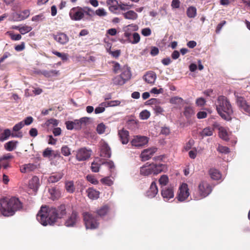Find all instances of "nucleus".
Instances as JSON below:
<instances>
[{
	"instance_id": "obj_1",
	"label": "nucleus",
	"mask_w": 250,
	"mask_h": 250,
	"mask_svg": "<svg viewBox=\"0 0 250 250\" xmlns=\"http://www.w3.org/2000/svg\"><path fill=\"white\" fill-rule=\"evenodd\" d=\"M66 208L61 205L57 208L42 207L37 215V220L43 226L53 225L58 219L62 218L66 214Z\"/></svg>"
},
{
	"instance_id": "obj_2",
	"label": "nucleus",
	"mask_w": 250,
	"mask_h": 250,
	"mask_svg": "<svg viewBox=\"0 0 250 250\" xmlns=\"http://www.w3.org/2000/svg\"><path fill=\"white\" fill-rule=\"evenodd\" d=\"M21 208V203L18 198L12 197L9 199L3 198L0 200V211L4 216L13 215L16 211Z\"/></svg>"
},
{
	"instance_id": "obj_3",
	"label": "nucleus",
	"mask_w": 250,
	"mask_h": 250,
	"mask_svg": "<svg viewBox=\"0 0 250 250\" xmlns=\"http://www.w3.org/2000/svg\"><path fill=\"white\" fill-rule=\"evenodd\" d=\"M216 107L218 114L225 120H229L233 113L229 102L223 96L218 97L216 103Z\"/></svg>"
},
{
	"instance_id": "obj_4",
	"label": "nucleus",
	"mask_w": 250,
	"mask_h": 250,
	"mask_svg": "<svg viewBox=\"0 0 250 250\" xmlns=\"http://www.w3.org/2000/svg\"><path fill=\"white\" fill-rule=\"evenodd\" d=\"M212 190V187L209 183L206 181H202L199 184L198 191L193 193V197L194 200H200L209 195Z\"/></svg>"
},
{
	"instance_id": "obj_5",
	"label": "nucleus",
	"mask_w": 250,
	"mask_h": 250,
	"mask_svg": "<svg viewBox=\"0 0 250 250\" xmlns=\"http://www.w3.org/2000/svg\"><path fill=\"white\" fill-rule=\"evenodd\" d=\"M83 217L86 229H93L98 227L99 223L97 219L91 213L84 212Z\"/></svg>"
},
{
	"instance_id": "obj_6",
	"label": "nucleus",
	"mask_w": 250,
	"mask_h": 250,
	"mask_svg": "<svg viewBox=\"0 0 250 250\" xmlns=\"http://www.w3.org/2000/svg\"><path fill=\"white\" fill-rule=\"evenodd\" d=\"M190 193L188 185L186 183H182L179 187L176 198L178 201H185L189 197Z\"/></svg>"
},
{
	"instance_id": "obj_7",
	"label": "nucleus",
	"mask_w": 250,
	"mask_h": 250,
	"mask_svg": "<svg viewBox=\"0 0 250 250\" xmlns=\"http://www.w3.org/2000/svg\"><path fill=\"white\" fill-rule=\"evenodd\" d=\"M92 153V150L85 147L80 148L76 151V159L79 162L84 161L88 159Z\"/></svg>"
},
{
	"instance_id": "obj_8",
	"label": "nucleus",
	"mask_w": 250,
	"mask_h": 250,
	"mask_svg": "<svg viewBox=\"0 0 250 250\" xmlns=\"http://www.w3.org/2000/svg\"><path fill=\"white\" fill-rule=\"evenodd\" d=\"M70 19L75 21H79L84 18L83 11L82 7L72 8L69 13Z\"/></svg>"
},
{
	"instance_id": "obj_9",
	"label": "nucleus",
	"mask_w": 250,
	"mask_h": 250,
	"mask_svg": "<svg viewBox=\"0 0 250 250\" xmlns=\"http://www.w3.org/2000/svg\"><path fill=\"white\" fill-rule=\"evenodd\" d=\"M236 98L237 105L240 109L250 115V102H247L244 98L239 96L237 94L234 93Z\"/></svg>"
},
{
	"instance_id": "obj_10",
	"label": "nucleus",
	"mask_w": 250,
	"mask_h": 250,
	"mask_svg": "<svg viewBox=\"0 0 250 250\" xmlns=\"http://www.w3.org/2000/svg\"><path fill=\"white\" fill-rule=\"evenodd\" d=\"M149 138L145 136L136 135L131 141L132 146L140 148L148 143Z\"/></svg>"
},
{
	"instance_id": "obj_11",
	"label": "nucleus",
	"mask_w": 250,
	"mask_h": 250,
	"mask_svg": "<svg viewBox=\"0 0 250 250\" xmlns=\"http://www.w3.org/2000/svg\"><path fill=\"white\" fill-rule=\"evenodd\" d=\"M79 220V217L77 212L73 211L66 219L64 225L67 227H74Z\"/></svg>"
},
{
	"instance_id": "obj_12",
	"label": "nucleus",
	"mask_w": 250,
	"mask_h": 250,
	"mask_svg": "<svg viewBox=\"0 0 250 250\" xmlns=\"http://www.w3.org/2000/svg\"><path fill=\"white\" fill-rule=\"evenodd\" d=\"M10 136L13 138H21L23 135L21 132L12 133L9 129H6L0 134V141L3 142L7 140Z\"/></svg>"
},
{
	"instance_id": "obj_13",
	"label": "nucleus",
	"mask_w": 250,
	"mask_h": 250,
	"mask_svg": "<svg viewBox=\"0 0 250 250\" xmlns=\"http://www.w3.org/2000/svg\"><path fill=\"white\" fill-rule=\"evenodd\" d=\"M161 195L166 202L173 199L174 196L173 188L172 187H165L162 188L161 191Z\"/></svg>"
},
{
	"instance_id": "obj_14",
	"label": "nucleus",
	"mask_w": 250,
	"mask_h": 250,
	"mask_svg": "<svg viewBox=\"0 0 250 250\" xmlns=\"http://www.w3.org/2000/svg\"><path fill=\"white\" fill-rule=\"evenodd\" d=\"M111 155V150L108 144L104 141L100 142V156L103 157L109 158Z\"/></svg>"
},
{
	"instance_id": "obj_15",
	"label": "nucleus",
	"mask_w": 250,
	"mask_h": 250,
	"mask_svg": "<svg viewBox=\"0 0 250 250\" xmlns=\"http://www.w3.org/2000/svg\"><path fill=\"white\" fill-rule=\"evenodd\" d=\"M30 15V11L25 10L20 12H15L13 14L12 18L15 21H21L27 18Z\"/></svg>"
},
{
	"instance_id": "obj_16",
	"label": "nucleus",
	"mask_w": 250,
	"mask_h": 250,
	"mask_svg": "<svg viewBox=\"0 0 250 250\" xmlns=\"http://www.w3.org/2000/svg\"><path fill=\"white\" fill-rule=\"evenodd\" d=\"M157 150V148L154 147L144 149L141 154L142 161H145L149 159L156 152Z\"/></svg>"
},
{
	"instance_id": "obj_17",
	"label": "nucleus",
	"mask_w": 250,
	"mask_h": 250,
	"mask_svg": "<svg viewBox=\"0 0 250 250\" xmlns=\"http://www.w3.org/2000/svg\"><path fill=\"white\" fill-rule=\"evenodd\" d=\"M152 168V174L157 175L161 172H166L167 170V167L165 164H151Z\"/></svg>"
},
{
	"instance_id": "obj_18",
	"label": "nucleus",
	"mask_w": 250,
	"mask_h": 250,
	"mask_svg": "<svg viewBox=\"0 0 250 250\" xmlns=\"http://www.w3.org/2000/svg\"><path fill=\"white\" fill-rule=\"evenodd\" d=\"M53 38L57 42L62 45L66 44L69 41L68 37L63 33L53 35Z\"/></svg>"
},
{
	"instance_id": "obj_19",
	"label": "nucleus",
	"mask_w": 250,
	"mask_h": 250,
	"mask_svg": "<svg viewBox=\"0 0 250 250\" xmlns=\"http://www.w3.org/2000/svg\"><path fill=\"white\" fill-rule=\"evenodd\" d=\"M138 29V26L135 24H131L125 26L124 28L125 37L126 38L131 37L132 32L137 31Z\"/></svg>"
},
{
	"instance_id": "obj_20",
	"label": "nucleus",
	"mask_w": 250,
	"mask_h": 250,
	"mask_svg": "<svg viewBox=\"0 0 250 250\" xmlns=\"http://www.w3.org/2000/svg\"><path fill=\"white\" fill-rule=\"evenodd\" d=\"M158 192V188L155 182H152L148 190L146 192V196L149 198H154Z\"/></svg>"
},
{
	"instance_id": "obj_21",
	"label": "nucleus",
	"mask_w": 250,
	"mask_h": 250,
	"mask_svg": "<svg viewBox=\"0 0 250 250\" xmlns=\"http://www.w3.org/2000/svg\"><path fill=\"white\" fill-rule=\"evenodd\" d=\"M66 128L68 130L75 129L77 130L81 129V126L80 124L79 120H75L73 121H68L65 122Z\"/></svg>"
},
{
	"instance_id": "obj_22",
	"label": "nucleus",
	"mask_w": 250,
	"mask_h": 250,
	"mask_svg": "<svg viewBox=\"0 0 250 250\" xmlns=\"http://www.w3.org/2000/svg\"><path fill=\"white\" fill-rule=\"evenodd\" d=\"M157 76L153 71L147 72L143 77L144 80L148 83L153 84L156 79Z\"/></svg>"
},
{
	"instance_id": "obj_23",
	"label": "nucleus",
	"mask_w": 250,
	"mask_h": 250,
	"mask_svg": "<svg viewBox=\"0 0 250 250\" xmlns=\"http://www.w3.org/2000/svg\"><path fill=\"white\" fill-rule=\"evenodd\" d=\"M118 135L123 144H126L128 142L129 132L124 129L119 130Z\"/></svg>"
},
{
	"instance_id": "obj_24",
	"label": "nucleus",
	"mask_w": 250,
	"mask_h": 250,
	"mask_svg": "<svg viewBox=\"0 0 250 250\" xmlns=\"http://www.w3.org/2000/svg\"><path fill=\"white\" fill-rule=\"evenodd\" d=\"M120 76L126 81L129 80L131 77V73L130 68L127 65H124L121 68V74Z\"/></svg>"
},
{
	"instance_id": "obj_25",
	"label": "nucleus",
	"mask_w": 250,
	"mask_h": 250,
	"mask_svg": "<svg viewBox=\"0 0 250 250\" xmlns=\"http://www.w3.org/2000/svg\"><path fill=\"white\" fill-rule=\"evenodd\" d=\"M40 186L39 178L37 176H34L29 181V187L34 191H37Z\"/></svg>"
},
{
	"instance_id": "obj_26",
	"label": "nucleus",
	"mask_w": 250,
	"mask_h": 250,
	"mask_svg": "<svg viewBox=\"0 0 250 250\" xmlns=\"http://www.w3.org/2000/svg\"><path fill=\"white\" fill-rule=\"evenodd\" d=\"M63 176V173L62 172H59L53 173L49 177L48 179V182L49 183H54L57 182L62 178Z\"/></svg>"
},
{
	"instance_id": "obj_27",
	"label": "nucleus",
	"mask_w": 250,
	"mask_h": 250,
	"mask_svg": "<svg viewBox=\"0 0 250 250\" xmlns=\"http://www.w3.org/2000/svg\"><path fill=\"white\" fill-rule=\"evenodd\" d=\"M86 193L90 199L96 200L99 197L100 192L93 188H88L86 190Z\"/></svg>"
},
{
	"instance_id": "obj_28",
	"label": "nucleus",
	"mask_w": 250,
	"mask_h": 250,
	"mask_svg": "<svg viewBox=\"0 0 250 250\" xmlns=\"http://www.w3.org/2000/svg\"><path fill=\"white\" fill-rule=\"evenodd\" d=\"M140 173L143 176H148L152 174L151 164L149 165H145L140 167Z\"/></svg>"
},
{
	"instance_id": "obj_29",
	"label": "nucleus",
	"mask_w": 250,
	"mask_h": 250,
	"mask_svg": "<svg viewBox=\"0 0 250 250\" xmlns=\"http://www.w3.org/2000/svg\"><path fill=\"white\" fill-rule=\"evenodd\" d=\"M211 178L214 180H218L222 178V174L220 172L215 168H211L209 171Z\"/></svg>"
},
{
	"instance_id": "obj_30",
	"label": "nucleus",
	"mask_w": 250,
	"mask_h": 250,
	"mask_svg": "<svg viewBox=\"0 0 250 250\" xmlns=\"http://www.w3.org/2000/svg\"><path fill=\"white\" fill-rule=\"evenodd\" d=\"M214 129L210 127H206L199 132V135L204 138L206 137L211 136L213 135Z\"/></svg>"
},
{
	"instance_id": "obj_31",
	"label": "nucleus",
	"mask_w": 250,
	"mask_h": 250,
	"mask_svg": "<svg viewBox=\"0 0 250 250\" xmlns=\"http://www.w3.org/2000/svg\"><path fill=\"white\" fill-rule=\"evenodd\" d=\"M106 3L111 12H114L118 9L119 3L116 0H107Z\"/></svg>"
},
{
	"instance_id": "obj_32",
	"label": "nucleus",
	"mask_w": 250,
	"mask_h": 250,
	"mask_svg": "<svg viewBox=\"0 0 250 250\" xmlns=\"http://www.w3.org/2000/svg\"><path fill=\"white\" fill-rule=\"evenodd\" d=\"M124 17L125 19L130 20H135L138 18V14L133 10H129L123 14Z\"/></svg>"
},
{
	"instance_id": "obj_33",
	"label": "nucleus",
	"mask_w": 250,
	"mask_h": 250,
	"mask_svg": "<svg viewBox=\"0 0 250 250\" xmlns=\"http://www.w3.org/2000/svg\"><path fill=\"white\" fill-rule=\"evenodd\" d=\"M109 208L107 205L104 206L96 210L97 214L101 217H103L108 214Z\"/></svg>"
},
{
	"instance_id": "obj_34",
	"label": "nucleus",
	"mask_w": 250,
	"mask_h": 250,
	"mask_svg": "<svg viewBox=\"0 0 250 250\" xmlns=\"http://www.w3.org/2000/svg\"><path fill=\"white\" fill-rule=\"evenodd\" d=\"M218 129L219 130V137L224 140H228L229 134L227 131V129L225 127L221 126H218Z\"/></svg>"
},
{
	"instance_id": "obj_35",
	"label": "nucleus",
	"mask_w": 250,
	"mask_h": 250,
	"mask_svg": "<svg viewBox=\"0 0 250 250\" xmlns=\"http://www.w3.org/2000/svg\"><path fill=\"white\" fill-rule=\"evenodd\" d=\"M41 73L46 78H50L58 76L59 75V71L56 70H43L41 72Z\"/></svg>"
},
{
	"instance_id": "obj_36",
	"label": "nucleus",
	"mask_w": 250,
	"mask_h": 250,
	"mask_svg": "<svg viewBox=\"0 0 250 250\" xmlns=\"http://www.w3.org/2000/svg\"><path fill=\"white\" fill-rule=\"evenodd\" d=\"M127 41L131 43L132 44H136L138 43L140 41V35L136 32H133L131 35V37L126 38Z\"/></svg>"
},
{
	"instance_id": "obj_37",
	"label": "nucleus",
	"mask_w": 250,
	"mask_h": 250,
	"mask_svg": "<svg viewBox=\"0 0 250 250\" xmlns=\"http://www.w3.org/2000/svg\"><path fill=\"white\" fill-rule=\"evenodd\" d=\"M49 192L50 194L51 198L53 200L59 198L61 196L60 191L55 188H52L49 189Z\"/></svg>"
},
{
	"instance_id": "obj_38",
	"label": "nucleus",
	"mask_w": 250,
	"mask_h": 250,
	"mask_svg": "<svg viewBox=\"0 0 250 250\" xmlns=\"http://www.w3.org/2000/svg\"><path fill=\"white\" fill-rule=\"evenodd\" d=\"M187 16L189 18H194L197 15V9L196 7L191 6L187 10Z\"/></svg>"
},
{
	"instance_id": "obj_39",
	"label": "nucleus",
	"mask_w": 250,
	"mask_h": 250,
	"mask_svg": "<svg viewBox=\"0 0 250 250\" xmlns=\"http://www.w3.org/2000/svg\"><path fill=\"white\" fill-rule=\"evenodd\" d=\"M65 188L67 192L70 193H73L75 190L74 182L72 181L65 182Z\"/></svg>"
},
{
	"instance_id": "obj_40",
	"label": "nucleus",
	"mask_w": 250,
	"mask_h": 250,
	"mask_svg": "<svg viewBox=\"0 0 250 250\" xmlns=\"http://www.w3.org/2000/svg\"><path fill=\"white\" fill-rule=\"evenodd\" d=\"M17 143L18 142L15 141H9L4 145V147L8 151H13L16 148Z\"/></svg>"
},
{
	"instance_id": "obj_41",
	"label": "nucleus",
	"mask_w": 250,
	"mask_h": 250,
	"mask_svg": "<svg viewBox=\"0 0 250 250\" xmlns=\"http://www.w3.org/2000/svg\"><path fill=\"white\" fill-rule=\"evenodd\" d=\"M14 28L20 31V32L22 35L29 32L32 29L31 26L27 25H24L23 26H16Z\"/></svg>"
},
{
	"instance_id": "obj_42",
	"label": "nucleus",
	"mask_w": 250,
	"mask_h": 250,
	"mask_svg": "<svg viewBox=\"0 0 250 250\" xmlns=\"http://www.w3.org/2000/svg\"><path fill=\"white\" fill-rule=\"evenodd\" d=\"M113 83L115 85H122L125 83L126 82L123 78L120 75L115 77L112 80Z\"/></svg>"
},
{
	"instance_id": "obj_43",
	"label": "nucleus",
	"mask_w": 250,
	"mask_h": 250,
	"mask_svg": "<svg viewBox=\"0 0 250 250\" xmlns=\"http://www.w3.org/2000/svg\"><path fill=\"white\" fill-rule=\"evenodd\" d=\"M169 102L171 104L180 105L183 104V99L180 97L175 96L170 98Z\"/></svg>"
},
{
	"instance_id": "obj_44",
	"label": "nucleus",
	"mask_w": 250,
	"mask_h": 250,
	"mask_svg": "<svg viewBox=\"0 0 250 250\" xmlns=\"http://www.w3.org/2000/svg\"><path fill=\"white\" fill-rule=\"evenodd\" d=\"M194 114V111L192 107L186 106L185 108L184 114L188 119L190 118Z\"/></svg>"
},
{
	"instance_id": "obj_45",
	"label": "nucleus",
	"mask_w": 250,
	"mask_h": 250,
	"mask_svg": "<svg viewBox=\"0 0 250 250\" xmlns=\"http://www.w3.org/2000/svg\"><path fill=\"white\" fill-rule=\"evenodd\" d=\"M107 107L105 102H103L99 104V105L97 107L95 110V113L96 114H100L103 113L105 110V107Z\"/></svg>"
},
{
	"instance_id": "obj_46",
	"label": "nucleus",
	"mask_w": 250,
	"mask_h": 250,
	"mask_svg": "<svg viewBox=\"0 0 250 250\" xmlns=\"http://www.w3.org/2000/svg\"><path fill=\"white\" fill-rule=\"evenodd\" d=\"M169 181L168 177L167 175H162L159 179V183L162 187L167 185Z\"/></svg>"
},
{
	"instance_id": "obj_47",
	"label": "nucleus",
	"mask_w": 250,
	"mask_h": 250,
	"mask_svg": "<svg viewBox=\"0 0 250 250\" xmlns=\"http://www.w3.org/2000/svg\"><path fill=\"white\" fill-rule=\"evenodd\" d=\"M106 126L103 123L99 124L97 125L96 130L99 134H102L105 132Z\"/></svg>"
},
{
	"instance_id": "obj_48",
	"label": "nucleus",
	"mask_w": 250,
	"mask_h": 250,
	"mask_svg": "<svg viewBox=\"0 0 250 250\" xmlns=\"http://www.w3.org/2000/svg\"><path fill=\"white\" fill-rule=\"evenodd\" d=\"M83 11V15H86L89 17H92L95 15V11L91 8L88 7H84L82 8Z\"/></svg>"
},
{
	"instance_id": "obj_49",
	"label": "nucleus",
	"mask_w": 250,
	"mask_h": 250,
	"mask_svg": "<svg viewBox=\"0 0 250 250\" xmlns=\"http://www.w3.org/2000/svg\"><path fill=\"white\" fill-rule=\"evenodd\" d=\"M33 167L34 166L31 164L24 165L21 167V171L22 173H26L28 171H30L32 170Z\"/></svg>"
},
{
	"instance_id": "obj_50",
	"label": "nucleus",
	"mask_w": 250,
	"mask_h": 250,
	"mask_svg": "<svg viewBox=\"0 0 250 250\" xmlns=\"http://www.w3.org/2000/svg\"><path fill=\"white\" fill-rule=\"evenodd\" d=\"M59 123V121L57 119H50L45 122V124L47 126H49L51 125H52L53 126H57Z\"/></svg>"
},
{
	"instance_id": "obj_51",
	"label": "nucleus",
	"mask_w": 250,
	"mask_h": 250,
	"mask_svg": "<svg viewBox=\"0 0 250 250\" xmlns=\"http://www.w3.org/2000/svg\"><path fill=\"white\" fill-rule=\"evenodd\" d=\"M95 15L99 17H104L107 15V12L103 8H100L95 11Z\"/></svg>"
},
{
	"instance_id": "obj_52",
	"label": "nucleus",
	"mask_w": 250,
	"mask_h": 250,
	"mask_svg": "<svg viewBox=\"0 0 250 250\" xmlns=\"http://www.w3.org/2000/svg\"><path fill=\"white\" fill-rule=\"evenodd\" d=\"M90 120V118L89 117H83L79 119L80 124L81 126V128L83 126L86 125L89 122Z\"/></svg>"
},
{
	"instance_id": "obj_53",
	"label": "nucleus",
	"mask_w": 250,
	"mask_h": 250,
	"mask_svg": "<svg viewBox=\"0 0 250 250\" xmlns=\"http://www.w3.org/2000/svg\"><path fill=\"white\" fill-rule=\"evenodd\" d=\"M150 115V112L147 110H144L140 113V118L142 120H146L147 119Z\"/></svg>"
},
{
	"instance_id": "obj_54",
	"label": "nucleus",
	"mask_w": 250,
	"mask_h": 250,
	"mask_svg": "<svg viewBox=\"0 0 250 250\" xmlns=\"http://www.w3.org/2000/svg\"><path fill=\"white\" fill-rule=\"evenodd\" d=\"M53 54L60 58L62 61L68 60V55L65 53H62L58 51H53Z\"/></svg>"
},
{
	"instance_id": "obj_55",
	"label": "nucleus",
	"mask_w": 250,
	"mask_h": 250,
	"mask_svg": "<svg viewBox=\"0 0 250 250\" xmlns=\"http://www.w3.org/2000/svg\"><path fill=\"white\" fill-rule=\"evenodd\" d=\"M52 152L51 148L47 147L43 151L42 156L45 158H50L52 156Z\"/></svg>"
},
{
	"instance_id": "obj_56",
	"label": "nucleus",
	"mask_w": 250,
	"mask_h": 250,
	"mask_svg": "<svg viewBox=\"0 0 250 250\" xmlns=\"http://www.w3.org/2000/svg\"><path fill=\"white\" fill-rule=\"evenodd\" d=\"M61 152L65 156L70 155V149L67 146H63L61 148Z\"/></svg>"
},
{
	"instance_id": "obj_57",
	"label": "nucleus",
	"mask_w": 250,
	"mask_h": 250,
	"mask_svg": "<svg viewBox=\"0 0 250 250\" xmlns=\"http://www.w3.org/2000/svg\"><path fill=\"white\" fill-rule=\"evenodd\" d=\"M101 182L103 184L108 186H111L113 184V181L108 177L102 178L101 180Z\"/></svg>"
},
{
	"instance_id": "obj_58",
	"label": "nucleus",
	"mask_w": 250,
	"mask_h": 250,
	"mask_svg": "<svg viewBox=\"0 0 250 250\" xmlns=\"http://www.w3.org/2000/svg\"><path fill=\"white\" fill-rule=\"evenodd\" d=\"M87 180L94 185H97L98 184V181L95 178L94 176L92 175H88L86 176Z\"/></svg>"
},
{
	"instance_id": "obj_59",
	"label": "nucleus",
	"mask_w": 250,
	"mask_h": 250,
	"mask_svg": "<svg viewBox=\"0 0 250 250\" xmlns=\"http://www.w3.org/2000/svg\"><path fill=\"white\" fill-rule=\"evenodd\" d=\"M217 150L222 153L227 154L229 152V148L228 147L219 145Z\"/></svg>"
},
{
	"instance_id": "obj_60",
	"label": "nucleus",
	"mask_w": 250,
	"mask_h": 250,
	"mask_svg": "<svg viewBox=\"0 0 250 250\" xmlns=\"http://www.w3.org/2000/svg\"><path fill=\"white\" fill-rule=\"evenodd\" d=\"M24 126L23 122H20L16 124L13 127V130L15 132H18Z\"/></svg>"
},
{
	"instance_id": "obj_61",
	"label": "nucleus",
	"mask_w": 250,
	"mask_h": 250,
	"mask_svg": "<svg viewBox=\"0 0 250 250\" xmlns=\"http://www.w3.org/2000/svg\"><path fill=\"white\" fill-rule=\"evenodd\" d=\"M105 102L107 107L119 105L121 104V102L118 100L110 101Z\"/></svg>"
},
{
	"instance_id": "obj_62",
	"label": "nucleus",
	"mask_w": 250,
	"mask_h": 250,
	"mask_svg": "<svg viewBox=\"0 0 250 250\" xmlns=\"http://www.w3.org/2000/svg\"><path fill=\"white\" fill-rule=\"evenodd\" d=\"M152 107L156 114H162L164 111L163 108L158 104L153 106Z\"/></svg>"
},
{
	"instance_id": "obj_63",
	"label": "nucleus",
	"mask_w": 250,
	"mask_h": 250,
	"mask_svg": "<svg viewBox=\"0 0 250 250\" xmlns=\"http://www.w3.org/2000/svg\"><path fill=\"white\" fill-rule=\"evenodd\" d=\"M206 100L203 98H197L196 100V104L198 106H202L206 104Z\"/></svg>"
},
{
	"instance_id": "obj_64",
	"label": "nucleus",
	"mask_w": 250,
	"mask_h": 250,
	"mask_svg": "<svg viewBox=\"0 0 250 250\" xmlns=\"http://www.w3.org/2000/svg\"><path fill=\"white\" fill-rule=\"evenodd\" d=\"M99 168H100V166H99V164H98V163H97L95 162H93L91 164V168L93 172H98L99 170Z\"/></svg>"
}]
</instances>
